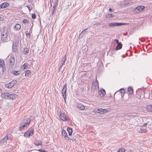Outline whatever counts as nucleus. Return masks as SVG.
<instances>
[{
  "label": "nucleus",
  "instance_id": "f257e3e1",
  "mask_svg": "<svg viewBox=\"0 0 152 152\" xmlns=\"http://www.w3.org/2000/svg\"><path fill=\"white\" fill-rule=\"evenodd\" d=\"M7 30L5 28H3L1 33V40L2 42H8L9 39L7 38Z\"/></svg>",
  "mask_w": 152,
  "mask_h": 152
},
{
  "label": "nucleus",
  "instance_id": "f03ea898",
  "mask_svg": "<svg viewBox=\"0 0 152 152\" xmlns=\"http://www.w3.org/2000/svg\"><path fill=\"white\" fill-rule=\"evenodd\" d=\"M1 96L6 99H13L17 97L18 95L15 94H10L8 92H4L1 94Z\"/></svg>",
  "mask_w": 152,
  "mask_h": 152
},
{
  "label": "nucleus",
  "instance_id": "7ed1b4c3",
  "mask_svg": "<svg viewBox=\"0 0 152 152\" xmlns=\"http://www.w3.org/2000/svg\"><path fill=\"white\" fill-rule=\"evenodd\" d=\"M31 120L29 118L27 119H25L23 121V123L21 124L19 127V129L20 131H22L26 128H27L30 124Z\"/></svg>",
  "mask_w": 152,
  "mask_h": 152
},
{
  "label": "nucleus",
  "instance_id": "20e7f679",
  "mask_svg": "<svg viewBox=\"0 0 152 152\" xmlns=\"http://www.w3.org/2000/svg\"><path fill=\"white\" fill-rule=\"evenodd\" d=\"M9 57V66L10 67L12 68L13 67L15 64V57L14 56L11 55Z\"/></svg>",
  "mask_w": 152,
  "mask_h": 152
},
{
  "label": "nucleus",
  "instance_id": "39448f33",
  "mask_svg": "<svg viewBox=\"0 0 152 152\" xmlns=\"http://www.w3.org/2000/svg\"><path fill=\"white\" fill-rule=\"evenodd\" d=\"M34 134L33 129L30 128L24 134L25 137H29L31 136H32Z\"/></svg>",
  "mask_w": 152,
  "mask_h": 152
},
{
  "label": "nucleus",
  "instance_id": "423d86ee",
  "mask_svg": "<svg viewBox=\"0 0 152 152\" xmlns=\"http://www.w3.org/2000/svg\"><path fill=\"white\" fill-rule=\"evenodd\" d=\"M59 118L64 121H67L69 120L68 116L63 113H61L60 114Z\"/></svg>",
  "mask_w": 152,
  "mask_h": 152
},
{
  "label": "nucleus",
  "instance_id": "0eeeda50",
  "mask_svg": "<svg viewBox=\"0 0 152 152\" xmlns=\"http://www.w3.org/2000/svg\"><path fill=\"white\" fill-rule=\"evenodd\" d=\"M16 80H13L11 82L5 85V87L7 88H10L12 87L17 82Z\"/></svg>",
  "mask_w": 152,
  "mask_h": 152
},
{
  "label": "nucleus",
  "instance_id": "6e6552de",
  "mask_svg": "<svg viewBox=\"0 0 152 152\" xmlns=\"http://www.w3.org/2000/svg\"><path fill=\"white\" fill-rule=\"evenodd\" d=\"M99 88V82L97 80H96L92 83L91 89L93 90H98Z\"/></svg>",
  "mask_w": 152,
  "mask_h": 152
},
{
  "label": "nucleus",
  "instance_id": "1a4fd4ad",
  "mask_svg": "<svg viewBox=\"0 0 152 152\" xmlns=\"http://www.w3.org/2000/svg\"><path fill=\"white\" fill-rule=\"evenodd\" d=\"M144 8V7L143 6H139L134 9V11L135 13H138L142 11Z\"/></svg>",
  "mask_w": 152,
  "mask_h": 152
},
{
  "label": "nucleus",
  "instance_id": "9d476101",
  "mask_svg": "<svg viewBox=\"0 0 152 152\" xmlns=\"http://www.w3.org/2000/svg\"><path fill=\"white\" fill-rule=\"evenodd\" d=\"M67 84H65L62 90V93L64 98L65 100V98L66 96V90H67Z\"/></svg>",
  "mask_w": 152,
  "mask_h": 152
},
{
  "label": "nucleus",
  "instance_id": "9b49d317",
  "mask_svg": "<svg viewBox=\"0 0 152 152\" xmlns=\"http://www.w3.org/2000/svg\"><path fill=\"white\" fill-rule=\"evenodd\" d=\"M98 92L99 95L98 97L100 98H102L106 93L105 90L104 89H102L99 91Z\"/></svg>",
  "mask_w": 152,
  "mask_h": 152
},
{
  "label": "nucleus",
  "instance_id": "f8f14e48",
  "mask_svg": "<svg viewBox=\"0 0 152 152\" xmlns=\"http://www.w3.org/2000/svg\"><path fill=\"white\" fill-rule=\"evenodd\" d=\"M126 24L125 23H110L109 26H119L122 25H125Z\"/></svg>",
  "mask_w": 152,
  "mask_h": 152
},
{
  "label": "nucleus",
  "instance_id": "ddd939ff",
  "mask_svg": "<svg viewBox=\"0 0 152 152\" xmlns=\"http://www.w3.org/2000/svg\"><path fill=\"white\" fill-rule=\"evenodd\" d=\"M62 136L64 137V138H65L66 139L69 140V137L68 136L67 134L64 130H63L62 131Z\"/></svg>",
  "mask_w": 152,
  "mask_h": 152
},
{
  "label": "nucleus",
  "instance_id": "4468645a",
  "mask_svg": "<svg viewBox=\"0 0 152 152\" xmlns=\"http://www.w3.org/2000/svg\"><path fill=\"white\" fill-rule=\"evenodd\" d=\"M8 139V136L6 135L1 140L0 142V144H4L6 145V144L7 143V141Z\"/></svg>",
  "mask_w": 152,
  "mask_h": 152
},
{
  "label": "nucleus",
  "instance_id": "2eb2a0df",
  "mask_svg": "<svg viewBox=\"0 0 152 152\" xmlns=\"http://www.w3.org/2000/svg\"><path fill=\"white\" fill-rule=\"evenodd\" d=\"M77 106L80 110H83L85 109L83 105L81 103H78L77 104Z\"/></svg>",
  "mask_w": 152,
  "mask_h": 152
},
{
  "label": "nucleus",
  "instance_id": "dca6fc26",
  "mask_svg": "<svg viewBox=\"0 0 152 152\" xmlns=\"http://www.w3.org/2000/svg\"><path fill=\"white\" fill-rule=\"evenodd\" d=\"M146 110L148 112H152V105L149 104L145 107Z\"/></svg>",
  "mask_w": 152,
  "mask_h": 152
},
{
  "label": "nucleus",
  "instance_id": "f3484780",
  "mask_svg": "<svg viewBox=\"0 0 152 152\" xmlns=\"http://www.w3.org/2000/svg\"><path fill=\"white\" fill-rule=\"evenodd\" d=\"M21 28V26L18 23L16 24L15 25L14 29L15 30L18 31H19Z\"/></svg>",
  "mask_w": 152,
  "mask_h": 152
},
{
  "label": "nucleus",
  "instance_id": "a211bd4d",
  "mask_svg": "<svg viewBox=\"0 0 152 152\" xmlns=\"http://www.w3.org/2000/svg\"><path fill=\"white\" fill-rule=\"evenodd\" d=\"M5 66L4 61L1 59H0V67H1L3 69V71L4 72V67H5L4 66Z\"/></svg>",
  "mask_w": 152,
  "mask_h": 152
},
{
  "label": "nucleus",
  "instance_id": "6ab92c4d",
  "mask_svg": "<svg viewBox=\"0 0 152 152\" xmlns=\"http://www.w3.org/2000/svg\"><path fill=\"white\" fill-rule=\"evenodd\" d=\"M10 5V4L7 2L1 4V7L4 8L8 7Z\"/></svg>",
  "mask_w": 152,
  "mask_h": 152
},
{
  "label": "nucleus",
  "instance_id": "aec40b11",
  "mask_svg": "<svg viewBox=\"0 0 152 152\" xmlns=\"http://www.w3.org/2000/svg\"><path fill=\"white\" fill-rule=\"evenodd\" d=\"M34 144L37 146L41 145L42 144V143L41 140H36L34 142Z\"/></svg>",
  "mask_w": 152,
  "mask_h": 152
},
{
  "label": "nucleus",
  "instance_id": "412c9836",
  "mask_svg": "<svg viewBox=\"0 0 152 152\" xmlns=\"http://www.w3.org/2000/svg\"><path fill=\"white\" fill-rule=\"evenodd\" d=\"M105 18H110L114 17V15L112 14H107L105 16Z\"/></svg>",
  "mask_w": 152,
  "mask_h": 152
},
{
  "label": "nucleus",
  "instance_id": "4be33fe9",
  "mask_svg": "<svg viewBox=\"0 0 152 152\" xmlns=\"http://www.w3.org/2000/svg\"><path fill=\"white\" fill-rule=\"evenodd\" d=\"M117 45V46L116 47L115 49L116 50L121 49L122 48V45L121 42H120L119 43H118Z\"/></svg>",
  "mask_w": 152,
  "mask_h": 152
},
{
  "label": "nucleus",
  "instance_id": "5701e85b",
  "mask_svg": "<svg viewBox=\"0 0 152 152\" xmlns=\"http://www.w3.org/2000/svg\"><path fill=\"white\" fill-rule=\"evenodd\" d=\"M133 89L131 87H129L128 88V93L129 94H131L133 93Z\"/></svg>",
  "mask_w": 152,
  "mask_h": 152
},
{
  "label": "nucleus",
  "instance_id": "b1692460",
  "mask_svg": "<svg viewBox=\"0 0 152 152\" xmlns=\"http://www.w3.org/2000/svg\"><path fill=\"white\" fill-rule=\"evenodd\" d=\"M67 131L68 132L69 135L70 136L72 135V129L70 127H68L67 128Z\"/></svg>",
  "mask_w": 152,
  "mask_h": 152
},
{
  "label": "nucleus",
  "instance_id": "393cba45",
  "mask_svg": "<svg viewBox=\"0 0 152 152\" xmlns=\"http://www.w3.org/2000/svg\"><path fill=\"white\" fill-rule=\"evenodd\" d=\"M29 49L28 48H25L23 50V51L25 53H24L25 54H27L29 52Z\"/></svg>",
  "mask_w": 152,
  "mask_h": 152
},
{
  "label": "nucleus",
  "instance_id": "a878e982",
  "mask_svg": "<svg viewBox=\"0 0 152 152\" xmlns=\"http://www.w3.org/2000/svg\"><path fill=\"white\" fill-rule=\"evenodd\" d=\"M20 71H14V74L15 75H19L20 74Z\"/></svg>",
  "mask_w": 152,
  "mask_h": 152
},
{
  "label": "nucleus",
  "instance_id": "bb28decb",
  "mask_svg": "<svg viewBox=\"0 0 152 152\" xmlns=\"http://www.w3.org/2000/svg\"><path fill=\"white\" fill-rule=\"evenodd\" d=\"M12 51L15 52H16L17 51V47L16 46H12Z\"/></svg>",
  "mask_w": 152,
  "mask_h": 152
},
{
  "label": "nucleus",
  "instance_id": "cd10ccee",
  "mask_svg": "<svg viewBox=\"0 0 152 152\" xmlns=\"http://www.w3.org/2000/svg\"><path fill=\"white\" fill-rule=\"evenodd\" d=\"M31 73V72L30 70H27L25 73V75L26 76H28Z\"/></svg>",
  "mask_w": 152,
  "mask_h": 152
},
{
  "label": "nucleus",
  "instance_id": "c85d7f7f",
  "mask_svg": "<svg viewBox=\"0 0 152 152\" xmlns=\"http://www.w3.org/2000/svg\"><path fill=\"white\" fill-rule=\"evenodd\" d=\"M104 112L102 108H100L98 110L97 113H103Z\"/></svg>",
  "mask_w": 152,
  "mask_h": 152
},
{
  "label": "nucleus",
  "instance_id": "c756f323",
  "mask_svg": "<svg viewBox=\"0 0 152 152\" xmlns=\"http://www.w3.org/2000/svg\"><path fill=\"white\" fill-rule=\"evenodd\" d=\"M18 42L19 41H17L16 42H15L13 44L12 46H16V47H17L18 44Z\"/></svg>",
  "mask_w": 152,
  "mask_h": 152
},
{
  "label": "nucleus",
  "instance_id": "7c9ffc66",
  "mask_svg": "<svg viewBox=\"0 0 152 152\" xmlns=\"http://www.w3.org/2000/svg\"><path fill=\"white\" fill-rule=\"evenodd\" d=\"M125 151L124 148H121L119 149L118 151V152H124Z\"/></svg>",
  "mask_w": 152,
  "mask_h": 152
},
{
  "label": "nucleus",
  "instance_id": "2f4dec72",
  "mask_svg": "<svg viewBox=\"0 0 152 152\" xmlns=\"http://www.w3.org/2000/svg\"><path fill=\"white\" fill-rule=\"evenodd\" d=\"M27 33H26V37L30 38L31 37V34L30 33V32L27 33Z\"/></svg>",
  "mask_w": 152,
  "mask_h": 152
},
{
  "label": "nucleus",
  "instance_id": "473e14b6",
  "mask_svg": "<svg viewBox=\"0 0 152 152\" xmlns=\"http://www.w3.org/2000/svg\"><path fill=\"white\" fill-rule=\"evenodd\" d=\"M66 54H65L64 56V57L63 58L62 61L64 62H65V61L66 59Z\"/></svg>",
  "mask_w": 152,
  "mask_h": 152
},
{
  "label": "nucleus",
  "instance_id": "72a5a7b5",
  "mask_svg": "<svg viewBox=\"0 0 152 152\" xmlns=\"http://www.w3.org/2000/svg\"><path fill=\"white\" fill-rule=\"evenodd\" d=\"M84 35V34L83 32H81L80 34L79 35V37L82 38Z\"/></svg>",
  "mask_w": 152,
  "mask_h": 152
},
{
  "label": "nucleus",
  "instance_id": "f704fd0d",
  "mask_svg": "<svg viewBox=\"0 0 152 152\" xmlns=\"http://www.w3.org/2000/svg\"><path fill=\"white\" fill-rule=\"evenodd\" d=\"M23 23H28V20H26V19H24L23 20Z\"/></svg>",
  "mask_w": 152,
  "mask_h": 152
},
{
  "label": "nucleus",
  "instance_id": "c9c22d12",
  "mask_svg": "<svg viewBox=\"0 0 152 152\" xmlns=\"http://www.w3.org/2000/svg\"><path fill=\"white\" fill-rule=\"evenodd\" d=\"M31 17L33 19H35L36 18V15L35 14H32Z\"/></svg>",
  "mask_w": 152,
  "mask_h": 152
},
{
  "label": "nucleus",
  "instance_id": "e433bc0d",
  "mask_svg": "<svg viewBox=\"0 0 152 152\" xmlns=\"http://www.w3.org/2000/svg\"><path fill=\"white\" fill-rule=\"evenodd\" d=\"M24 69H26L27 67V64H24L23 66Z\"/></svg>",
  "mask_w": 152,
  "mask_h": 152
},
{
  "label": "nucleus",
  "instance_id": "4c0bfd02",
  "mask_svg": "<svg viewBox=\"0 0 152 152\" xmlns=\"http://www.w3.org/2000/svg\"><path fill=\"white\" fill-rule=\"evenodd\" d=\"M87 29H85L84 30H83L82 32H83V33H84V34H85L87 32V31H86V30H87Z\"/></svg>",
  "mask_w": 152,
  "mask_h": 152
},
{
  "label": "nucleus",
  "instance_id": "58836bf2",
  "mask_svg": "<svg viewBox=\"0 0 152 152\" xmlns=\"http://www.w3.org/2000/svg\"><path fill=\"white\" fill-rule=\"evenodd\" d=\"M115 42L117 43V44H118V43H119L120 42H119L118 40L117 39H115Z\"/></svg>",
  "mask_w": 152,
  "mask_h": 152
},
{
  "label": "nucleus",
  "instance_id": "ea45409f",
  "mask_svg": "<svg viewBox=\"0 0 152 152\" xmlns=\"http://www.w3.org/2000/svg\"><path fill=\"white\" fill-rule=\"evenodd\" d=\"M65 62L62 61V62L60 65L61 66H63L65 64Z\"/></svg>",
  "mask_w": 152,
  "mask_h": 152
},
{
  "label": "nucleus",
  "instance_id": "a19ab883",
  "mask_svg": "<svg viewBox=\"0 0 152 152\" xmlns=\"http://www.w3.org/2000/svg\"><path fill=\"white\" fill-rule=\"evenodd\" d=\"M121 89L122 90V91L121 92V93H122L123 94H124L125 92L124 90L123 89Z\"/></svg>",
  "mask_w": 152,
  "mask_h": 152
},
{
  "label": "nucleus",
  "instance_id": "79ce46f5",
  "mask_svg": "<svg viewBox=\"0 0 152 152\" xmlns=\"http://www.w3.org/2000/svg\"><path fill=\"white\" fill-rule=\"evenodd\" d=\"M60 67H59V69H58V72H60V69H61V68L62 67V66H61L60 65Z\"/></svg>",
  "mask_w": 152,
  "mask_h": 152
},
{
  "label": "nucleus",
  "instance_id": "37998d69",
  "mask_svg": "<svg viewBox=\"0 0 152 152\" xmlns=\"http://www.w3.org/2000/svg\"><path fill=\"white\" fill-rule=\"evenodd\" d=\"M58 2V0H56L54 4H55L56 5H57Z\"/></svg>",
  "mask_w": 152,
  "mask_h": 152
},
{
  "label": "nucleus",
  "instance_id": "c03bdc74",
  "mask_svg": "<svg viewBox=\"0 0 152 152\" xmlns=\"http://www.w3.org/2000/svg\"><path fill=\"white\" fill-rule=\"evenodd\" d=\"M57 5H56L55 4H54L53 7V8H54V9H55V7Z\"/></svg>",
  "mask_w": 152,
  "mask_h": 152
},
{
  "label": "nucleus",
  "instance_id": "a18cd8bd",
  "mask_svg": "<svg viewBox=\"0 0 152 152\" xmlns=\"http://www.w3.org/2000/svg\"><path fill=\"white\" fill-rule=\"evenodd\" d=\"M147 125V124L146 123H145L143 124V126H146Z\"/></svg>",
  "mask_w": 152,
  "mask_h": 152
},
{
  "label": "nucleus",
  "instance_id": "49530a36",
  "mask_svg": "<svg viewBox=\"0 0 152 152\" xmlns=\"http://www.w3.org/2000/svg\"><path fill=\"white\" fill-rule=\"evenodd\" d=\"M112 10L111 8H110L109 9V11L111 12L112 11Z\"/></svg>",
  "mask_w": 152,
  "mask_h": 152
},
{
  "label": "nucleus",
  "instance_id": "de8ad7c7",
  "mask_svg": "<svg viewBox=\"0 0 152 152\" xmlns=\"http://www.w3.org/2000/svg\"><path fill=\"white\" fill-rule=\"evenodd\" d=\"M28 7V8L29 10L30 11L31 10L30 9L29 7Z\"/></svg>",
  "mask_w": 152,
  "mask_h": 152
},
{
  "label": "nucleus",
  "instance_id": "09e8293b",
  "mask_svg": "<svg viewBox=\"0 0 152 152\" xmlns=\"http://www.w3.org/2000/svg\"><path fill=\"white\" fill-rule=\"evenodd\" d=\"M54 9H53V12H54Z\"/></svg>",
  "mask_w": 152,
  "mask_h": 152
},
{
  "label": "nucleus",
  "instance_id": "8fccbe9b",
  "mask_svg": "<svg viewBox=\"0 0 152 152\" xmlns=\"http://www.w3.org/2000/svg\"><path fill=\"white\" fill-rule=\"evenodd\" d=\"M1 119L0 118V121H1Z\"/></svg>",
  "mask_w": 152,
  "mask_h": 152
},
{
  "label": "nucleus",
  "instance_id": "3c124183",
  "mask_svg": "<svg viewBox=\"0 0 152 152\" xmlns=\"http://www.w3.org/2000/svg\"><path fill=\"white\" fill-rule=\"evenodd\" d=\"M130 44H131H131H132V43H130Z\"/></svg>",
  "mask_w": 152,
  "mask_h": 152
},
{
  "label": "nucleus",
  "instance_id": "603ef678",
  "mask_svg": "<svg viewBox=\"0 0 152 152\" xmlns=\"http://www.w3.org/2000/svg\"><path fill=\"white\" fill-rule=\"evenodd\" d=\"M94 25H95V23H94Z\"/></svg>",
  "mask_w": 152,
  "mask_h": 152
},
{
  "label": "nucleus",
  "instance_id": "864d4df0",
  "mask_svg": "<svg viewBox=\"0 0 152 152\" xmlns=\"http://www.w3.org/2000/svg\"><path fill=\"white\" fill-rule=\"evenodd\" d=\"M30 30H31V29H30Z\"/></svg>",
  "mask_w": 152,
  "mask_h": 152
},
{
  "label": "nucleus",
  "instance_id": "5fc2aeb1",
  "mask_svg": "<svg viewBox=\"0 0 152 152\" xmlns=\"http://www.w3.org/2000/svg\"><path fill=\"white\" fill-rule=\"evenodd\" d=\"M30 30H31V29H30Z\"/></svg>",
  "mask_w": 152,
  "mask_h": 152
}]
</instances>
